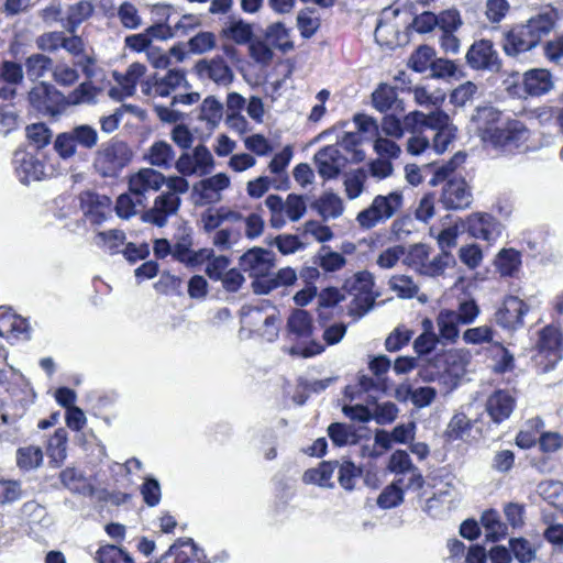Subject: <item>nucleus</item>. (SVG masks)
Masks as SVG:
<instances>
[{
    "label": "nucleus",
    "instance_id": "obj_39",
    "mask_svg": "<svg viewBox=\"0 0 563 563\" xmlns=\"http://www.w3.org/2000/svg\"><path fill=\"white\" fill-rule=\"evenodd\" d=\"M438 327L440 332V338L442 340L453 342L459 336V317L455 316V311L443 310L439 313Z\"/></svg>",
    "mask_w": 563,
    "mask_h": 563
},
{
    "label": "nucleus",
    "instance_id": "obj_15",
    "mask_svg": "<svg viewBox=\"0 0 563 563\" xmlns=\"http://www.w3.org/2000/svg\"><path fill=\"white\" fill-rule=\"evenodd\" d=\"M473 195L470 186L462 177L448 179L442 188L440 202L449 210H463L471 206Z\"/></svg>",
    "mask_w": 563,
    "mask_h": 563
},
{
    "label": "nucleus",
    "instance_id": "obj_58",
    "mask_svg": "<svg viewBox=\"0 0 563 563\" xmlns=\"http://www.w3.org/2000/svg\"><path fill=\"white\" fill-rule=\"evenodd\" d=\"M404 500L402 489L395 483L387 486L378 496L377 505L383 509H390Z\"/></svg>",
    "mask_w": 563,
    "mask_h": 563
},
{
    "label": "nucleus",
    "instance_id": "obj_63",
    "mask_svg": "<svg viewBox=\"0 0 563 563\" xmlns=\"http://www.w3.org/2000/svg\"><path fill=\"white\" fill-rule=\"evenodd\" d=\"M390 288L398 294L401 298H412L417 291L418 287L412 282V279L408 276H394L389 280Z\"/></svg>",
    "mask_w": 563,
    "mask_h": 563
},
{
    "label": "nucleus",
    "instance_id": "obj_1",
    "mask_svg": "<svg viewBox=\"0 0 563 563\" xmlns=\"http://www.w3.org/2000/svg\"><path fill=\"white\" fill-rule=\"evenodd\" d=\"M558 20V10L549 4L532 14L526 22L514 25L504 33L501 45L505 54L517 57L532 51L554 30Z\"/></svg>",
    "mask_w": 563,
    "mask_h": 563
},
{
    "label": "nucleus",
    "instance_id": "obj_53",
    "mask_svg": "<svg viewBox=\"0 0 563 563\" xmlns=\"http://www.w3.org/2000/svg\"><path fill=\"white\" fill-rule=\"evenodd\" d=\"M437 27L440 32H456L463 24L456 9H446L437 14Z\"/></svg>",
    "mask_w": 563,
    "mask_h": 563
},
{
    "label": "nucleus",
    "instance_id": "obj_48",
    "mask_svg": "<svg viewBox=\"0 0 563 563\" xmlns=\"http://www.w3.org/2000/svg\"><path fill=\"white\" fill-rule=\"evenodd\" d=\"M26 136L36 150H41L51 143L53 132L45 123H33L26 128Z\"/></svg>",
    "mask_w": 563,
    "mask_h": 563
},
{
    "label": "nucleus",
    "instance_id": "obj_4",
    "mask_svg": "<svg viewBox=\"0 0 563 563\" xmlns=\"http://www.w3.org/2000/svg\"><path fill=\"white\" fill-rule=\"evenodd\" d=\"M264 205L269 212V224L275 229H282L288 222H298L307 212L306 198L298 194H288L286 198L271 194Z\"/></svg>",
    "mask_w": 563,
    "mask_h": 563
},
{
    "label": "nucleus",
    "instance_id": "obj_51",
    "mask_svg": "<svg viewBox=\"0 0 563 563\" xmlns=\"http://www.w3.org/2000/svg\"><path fill=\"white\" fill-rule=\"evenodd\" d=\"M478 92V87L473 81H465L457 86L450 95V101L455 107H464L473 101Z\"/></svg>",
    "mask_w": 563,
    "mask_h": 563
},
{
    "label": "nucleus",
    "instance_id": "obj_12",
    "mask_svg": "<svg viewBox=\"0 0 563 563\" xmlns=\"http://www.w3.org/2000/svg\"><path fill=\"white\" fill-rule=\"evenodd\" d=\"M538 363L543 366L544 372L554 368L556 363L562 358V336L555 327L548 325L539 332Z\"/></svg>",
    "mask_w": 563,
    "mask_h": 563
},
{
    "label": "nucleus",
    "instance_id": "obj_45",
    "mask_svg": "<svg viewBox=\"0 0 563 563\" xmlns=\"http://www.w3.org/2000/svg\"><path fill=\"white\" fill-rule=\"evenodd\" d=\"M53 60L44 54H33L25 60L26 74L30 78L38 79L53 70Z\"/></svg>",
    "mask_w": 563,
    "mask_h": 563
},
{
    "label": "nucleus",
    "instance_id": "obj_62",
    "mask_svg": "<svg viewBox=\"0 0 563 563\" xmlns=\"http://www.w3.org/2000/svg\"><path fill=\"white\" fill-rule=\"evenodd\" d=\"M118 16L122 25L126 29H137L142 24V19L134 4L124 1L118 10Z\"/></svg>",
    "mask_w": 563,
    "mask_h": 563
},
{
    "label": "nucleus",
    "instance_id": "obj_27",
    "mask_svg": "<svg viewBox=\"0 0 563 563\" xmlns=\"http://www.w3.org/2000/svg\"><path fill=\"white\" fill-rule=\"evenodd\" d=\"M23 80L22 66L15 62L0 63V98L8 100L14 97L16 86Z\"/></svg>",
    "mask_w": 563,
    "mask_h": 563
},
{
    "label": "nucleus",
    "instance_id": "obj_61",
    "mask_svg": "<svg viewBox=\"0 0 563 563\" xmlns=\"http://www.w3.org/2000/svg\"><path fill=\"white\" fill-rule=\"evenodd\" d=\"M336 470L340 485L346 490H352L354 488L355 479L361 475L360 468H357L352 462L344 461L342 463L339 462Z\"/></svg>",
    "mask_w": 563,
    "mask_h": 563
},
{
    "label": "nucleus",
    "instance_id": "obj_14",
    "mask_svg": "<svg viewBox=\"0 0 563 563\" xmlns=\"http://www.w3.org/2000/svg\"><path fill=\"white\" fill-rule=\"evenodd\" d=\"M240 266L254 280L268 278L275 266V253L271 249H249L241 256Z\"/></svg>",
    "mask_w": 563,
    "mask_h": 563
},
{
    "label": "nucleus",
    "instance_id": "obj_2",
    "mask_svg": "<svg viewBox=\"0 0 563 563\" xmlns=\"http://www.w3.org/2000/svg\"><path fill=\"white\" fill-rule=\"evenodd\" d=\"M466 230L474 239H479L488 243H496L503 233V225L487 213H474L461 224L442 229L438 233V243L440 246H451L461 231Z\"/></svg>",
    "mask_w": 563,
    "mask_h": 563
},
{
    "label": "nucleus",
    "instance_id": "obj_30",
    "mask_svg": "<svg viewBox=\"0 0 563 563\" xmlns=\"http://www.w3.org/2000/svg\"><path fill=\"white\" fill-rule=\"evenodd\" d=\"M311 208L325 221L339 218L344 210L342 199L333 192H325L320 196L311 203Z\"/></svg>",
    "mask_w": 563,
    "mask_h": 563
},
{
    "label": "nucleus",
    "instance_id": "obj_8",
    "mask_svg": "<svg viewBox=\"0 0 563 563\" xmlns=\"http://www.w3.org/2000/svg\"><path fill=\"white\" fill-rule=\"evenodd\" d=\"M401 206L402 195L399 191L378 195L373 199L368 208L357 214L356 220L362 228L371 229L393 218Z\"/></svg>",
    "mask_w": 563,
    "mask_h": 563
},
{
    "label": "nucleus",
    "instance_id": "obj_57",
    "mask_svg": "<svg viewBox=\"0 0 563 563\" xmlns=\"http://www.w3.org/2000/svg\"><path fill=\"white\" fill-rule=\"evenodd\" d=\"M361 139L356 133H345L342 139L334 145L343 148L351 154L349 159L353 162H362L365 158V153L358 148Z\"/></svg>",
    "mask_w": 563,
    "mask_h": 563
},
{
    "label": "nucleus",
    "instance_id": "obj_19",
    "mask_svg": "<svg viewBox=\"0 0 563 563\" xmlns=\"http://www.w3.org/2000/svg\"><path fill=\"white\" fill-rule=\"evenodd\" d=\"M62 99V93L46 82H38L29 92V101L32 107L46 115L54 117L59 113L58 104Z\"/></svg>",
    "mask_w": 563,
    "mask_h": 563
},
{
    "label": "nucleus",
    "instance_id": "obj_11",
    "mask_svg": "<svg viewBox=\"0 0 563 563\" xmlns=\"http://www.w3.org/2000/svg\"><path fill=\"white\" fill-rule=\"evenodd\" d=\"M373 287V275L366 271L356 273L353 277L346 279L343 285L344 290L355 296L353 303L360 316L368 312L375 303L377 295H374Z\"/></svg>",
    "mask_w": 563,
    "mask_h": 563
},
{
    "label": "nucleus",
    "instance_id": "obj_7",
    "mask_svg": "<svg viewBox=\"0 0 563 563\" xmlns=\"http://www.w3.org/2000/svg\"><path fill=\"white\" fill-rule=\"evenodd\" d=\"M129 146L118 140L103 144L95 155L93 167L102 177H115L131 161Z\"/></svg>",
    "mask_w": 563,
    "mask_h": 563
},
{
    "label": "nucleus",
    "instance_id": "obj_28",
    "mask_svg": "<svg viewBox=\"0 0 563 563\" xmlns=\"http://www.w3.org/2000/svg\"><path fill=\"white\" fill-rule=\"evenodd\" d=\"M372 102L379 112L394 110L401 113L405 111L404 102L398 98L397 89L387 84H380L375 89L372 93Z\"/></svg>",
    "mask_w": 563,
    "mask_h": 563
},
{
    "label": "nucleus",
    "instance_id": "obj_32",
    "mask_svg": "<svg viewBox=\"0 0 563 563\" xmlns=\"http://www.w3.org/2000/svg\"><path fill=\"white\" fill-rule=\"evenodd\" d=\"M328 435L336 446L355 444L358 441L357 429L354 424L333 422L328 427Z\"/></svg>",
    "mask_w": 563,
    "mask_h": 563
},
{
    "label": "nucleus",
    "instance_id": "obj_24",
    "mask_svg": "<svg viewBox=\"0 0 563 563\" xmlns=\"http://www.w3.org/2000/svg\"><path fill=\"white\" fill-rule=\"evenodd\" d=\"M529 311V307L516 296L505 298L503 307L495 313L496 322L506 329H516L523 324L522 318Z\"/></svg>",
    "mask_w": 563,
    "mask_h": 563
},
{
    "label": "nucleus",
    "instance_id": "obj_17",
    "mask_svg": "<svg viewBox=\"0 0 563 563\" xmlns=\"http://www.w3.org/2000/svg\"><path fill=\"white\" fill-rule=\"evenodd\" d=\"M230 186V178L224 173H219L194 184L192 197L196 205H211L221 200V191Z\"/></svg>",
    "mask_w": 563,
    "mask_h": 563
},
{
    "label": "nucleus",
    "instance_id": "obj_9",
    "mask_svg": "<svg viewBox=\"0 0 563 563\" xmlns=\"http://www.w3.org/2000/svg\"><path fill=\"white\" fill-rule=\"evenodd\" d=\"M466 65L479 73L497 74L503 68V59L494 43L486 38L476 40L465 55Z\"/></svg>",
    "mask_w": 563,
    "mask_h": 563
},
{
    "label": "nucleus",
    "instance_id": "obj_20",
    "mask_svg": "<svg viewBox=\"0 0 563 563\" xmlns=\"http://www.w3.org/2000/svg\"><path fill=\"white\" fill-rule=\"evenodd\" d=\"M165 183V176L152 168L141 169L130 177L129 190L136 197L142 208L145 206L146 192L157 191Z\"/></svg>",
    "mask_w": 563,
    "mask_h": 563
},
{
    "label": "nucleus",
    "instance_id": "obj_56",
    "mask_svg": "<svg viewBox=\"0 0 563 563\" xmlns=\"http://www.w3.org/2000/svg\"><path fill=\"white\" fill-rule=\"evenodd\" d=\"M374 150L380 158L396 159L401 153L400 146L386 136L377 135L374 141Z\"/></svg>",
    "mask_w": 563,
    "mask_h": 563
},
{
    "label": "nucleus",
    "instance_id": "obj_42",
    "mask_svg": "<svg viewBox=\"0 0 563 563\" xmlns=\"http://www.w3.org/2000/svg\"><path fill=\"white\" fill-rule=\"evenodd\" d=\"M43 462V452L40 446L29 445L16 451V464L21 470L37 468Z\"/></svg>",
    "mask_w": 563,
    "mask_h": 563
},
{
    "label": "nucleus",
    "instance_id": "obj_5",
    "mask_svg": "<svg viewBox=\"0 0 563 563\" xmlns=\"http://www.w3.org/2000/svg\"><path fill=\"white\" fill-rule=\"evenodd\" d=\"M98 141V131L92 125L76 124L56 135L53 148L62 159L67 161L77 154L78 147L90 151L97 146Z\"/></svg>",
    "mask_w": 563,
    "mask_h": 563
},
{
    "label": "nucleus",
    "instance_id": "obj_10",
    "mask_svg": "<svg viewBox=\"0 0 563 563\" xmlns=\"http://www.w3.org/2000/svg\"><path fill=\"white\" fill-rule=\"evenodd\" d=\"M529 137L530 132L523 122L505 119L485 145L501 153H512L521 147Z\"/></svg>",
    "mask_w": 563,
    "mask_h": 563
},
{
    "label": "nucleus",
    "instance_id": "obj_26",
    "mask_svg": "<svg viewBox=\"0 0 563 563\" xmlns=\"http://www.w3.org/2000/svg\"><path fill=\"white\" fill-rule=\"evenodd\" d=\"M13 164L22 184L40 180L44 175V165L34 155L26 152H15Z\"/></svg>",
    "mask_w": 563,
    "mask_h": 563
},
{
    "label": "nucleus",
    "instance_id": "obj_36",
    "mask_svg": "<svg viewBox=\"0 0 563 563\" xmlns=\"http://www.w3.org/2000/svg\"><path fill=\"white\" fill-rule=\"evenodd\" d=\"M339 466V461L322 462L318 468H311L305 472L303 481L313 483L322 487H332L331 477Z\"/></svg>",
    "mask_w": 563,
    "mask_h": 563
},
{
    "label": "nucleus",
    "instance_id": "obj_34",
    "mask_svg": "<svg viewBox=\"0 0 563 563\" xmlns=\"http://www.w3.org/2000/svg\"><path fill=\"white\" fill-rule=\"evenodd\" d=\"M157 81L156 92L159 97H167L180 86H187L185 71L181 69H169L164 76L157 74Z\"/></svg>",
    "mask_w": 563,
    "mask_h": 563
},
{
    "label": "nucleus",
    "instance_id": "obj_31",
    "mask_svg": "<svg viewBox=\"0 0 563 563\" xmlns=\"http://www.w3.org/2000/svg\"><path fill=\"white\" fill-rule=\"evenodd\" d=\"M222 34L234 43L243 45L252 40L253 26L241 18L230 16L222 29Z\"/></svg>",
    "mask_w": 563,
    "mask_h": 563
},
{
    "label": "nucleus",
    "instance_id": "obj_46",
    "mask_svg": "<svg viewBox=\"0 0 563 563\" xmlns=\"http://www.w3.org/2000/svg\"><path fill=\"white\" fill-rule=\"evenodd\" d=\"M99 563H134L131 555L114 544H106L99 548L95 558Z\"/></svg>",
    "mask_w": 563,
    "mask_h": 563
},
{
    "label": "nucleus",
    "instance_id": "obj_18",
    "mask_svg": "<svg viewBox=\"0 0 563 563\" xmlns=\"http://www.w3.org/2000/svg\"><path fill=\"white\" fill-rule=\"evenodd\" d=\"M195 69L201 79H210L219 86L227 87L234 79L232 68L220 55L197 62Z\"/></svg>",
    "mask_w": 563,
    "mask_h": 563
},
{
    "label": "nucleus",
    "instance_id": "obj_59",
    "mask_svg": "<svg viewBox=\"0 0 563 563\" xmlns=\"http://www.w3.org/2000/svg\"><path fill=\"white\" fill-rule=\"evenodd\" d=\"M510 544V553L520 562V563H530L534 556L536 551L532 549L530 542L523 538H514L509 541Z\"/></svg>",
    "mask_w": 563,
    "mask_h": 563
},
{
    "label": "nucleus",
    "instance_id": "obj_60",
    "mask_svg": "<svg viewBox=\"0 0 563 563\" xmlns=\"http://www.w3.org/2000/svg\"><path fill=\"white\" fill-rule=\"evenodd\" d=\"M93 12L90 1L81 0L69 7L67 20L70 25L78 26L86 21Z\"/></svg>",
    "mask_w": 563,
    "mask_h": 563
},
{
    "label": "nucleus",
    "instance_id": "obj_49",
    "mask_svg": "<svg viewBox=\"0 0 563 563\" xmlns=\"http://www.w3.org/2000/svg\"><path fill=\"white\" fill-rule=\"evenodd\" d=\"M472 427L471 419L463 412L455 413L450 420L445 435L451 440L463 439L468 434Z\"/></svg>",
    "mask_w": 563,
    "mask_h": 563
},
{
    "label": "nucleus",
    "instance_id": "obj_22",
    "mask_svg": "<svg viewBox=\"0 0 563 563\" xmlns=\"http://www.w3.org/2000/svg\"><path fill=\"white\" fill-rule=\"evenodd\" d=\"M180 201V198L175 194L164 192L155 198L153 208L144 211L141 218L145 222L164 227L167 218L178 211Z\"/></svg>",
    "mask_w": 563,
    "mask_h": 563
},
{
    "label": "nucleus",
    "instance_id": "obj_64",
    "mask_svg": "<svg viewBox=\"0 0 563 563\" xmlns=\"http://www.w3.org/2000/svg\"><path fill=\"white\" fill-rule=\"evenodd\" d=\"M543 54L551 63L561 64L563 62V33L543 45Z\"/></svg>",
    "mask_w": 563,
    "mask_h": 563
},
{
    "label": "nucleus",
    "instance_id": "obj_44",
    "mask_svg": "<svg viewBox=\"0 0 563 563\" xmlns=\"http://www.w3.org/2000/svg\"><path fill=\"white\" fill-rule=\"evenodd\" d=\"M99 89L90 81L80 84L67 97L66 101L70 106L92 104L96 102Z\"/></svg>",
    "mask_w": 563,
    "mask_h": 563
},
{
    "label": "nucleus",
    "instance_id": "obj_37",
    "mask_svg": "<svg viewBox=\"0 0 563 563\" xmlns=\"http://www.w3.org/2000/svg\"><path fill=\"white\" fill-rule=\"evenodd\" d=\"M287 328L290 333L308 338L312 333V319L306 310L297 309L288 318Z\"/></svg>",
    "mask_w": 563,
    "mask_h": 563
},
{
    "label": "nucleus",
    "instance_id": "obj_43",
    "mask_svg": "<svg viewBox=\"0 0 563 563\" xmlns=\"http://www.w3.org/2000/svg\"><path fill=\"white\" fill-rule=\"evenodd\" d=\"M345 263L344 256L341 253L331 251V249H321L313 257V264L320 266L327 273L341 269Z\"/></svg>",
    "mask_w": 563,
    "mask_h": 563
},
{
    "label": "nucleus",
    "instance_id": "obj_50",
    "mask_svg": "<svg viewBox=\"0 0 563 563\" xmlns=\"http://www.w3.org/2000/svg\"><path fill=\"white\" fill-rule=\"evenodd\" d=\"M24 497L21 483L14 479H0V506L12 504Z\"/></svg>",
    "mask_w": 563,
    "mask_h": 563
},
{
    "label": "nucleus",
    "instance_id": "obj_29",
    "mask_svg": "<svg viewBox=\"0 0 563 563\" xmlns=\"http://www.w3.org/2000/svg\"><path fill=\"white\" fill-rule=\"evenodd\" d=\"M297 280V274L291 267L278 271L274 277L253 280L252 288L255 294H268L279 286H289Z\"/></svg>",
    "mask_w": 563,
    "mask_h": 563
},
{
    "label": "nucleus",
    "instance_id": "obj_6",
    "mask_svg": "<svg viewBox=\"0 0 563 563\" xmlns=\"http://www.w3.org/2000/svg\"><path fill=\"white\" fill-rule=\"evenodd\" d=\"M504 84L511 95L519 97L521 96V90L529 96L539 97L554 88L553 76L545 68H532L527 70L522 77H520L519 73H514Z\"/></svg>",
    "mask_w": 563,
    "mask_h": 563
},
{
    "label": "nucleus",
    "instance_id": "obj_23",
    "mask_svg": "<svg viewBox=\"0 0 563 563\" xmlns=\"http://www.w3.org/2000/svg\"><path fill=\"white\" fill-rule=\"evenodd\" d=\"M80 208L92 223H101L111 212V199L95 191H84L79 195Z\"/></svg>",
    "mask_w": 563,
    "mask_h": 563
},
{
    "label": "nucleus",
    "instance_id": "obj_55",
    "mask_svg": "<svg viewBox=\"0 0 563 563\" xmlns=\"http://www.w3.org/2000/svg\"><path fill=\"white\" fill-rule=\"evenodd\" d=\"M367 174L363 168L350 173L344 180L345 192L350 199L357 198L364 189Z\"/></svg>",
    "mask_w": 563,
    "mask_h": 563
},
{
    "label": "nucleus",
    "instance_id": "obj_13",
    "mask_svg": "<svg viewBox=\"0 0 563 563\" xmlns=\"http://www.w3.org/2000/svg\"><path fill=\"white\" fill-rule=\"evenodd\" d=\"M214 166V159L207 146L199 144L192 153L184 152L175 162L177 172L183 176H206Z\"/></svg>",
    "mask_w": 563,
    "mask_h": 563
},
{
    "label": "nucleus",
    "instance_id": "obj_40",
    "mask_svg": "<svg viewBox=\"0 0 563 563\" xmlns=\"http://www.w3.org/2000/svg\"><path fill=\"white\" fill-rule=\"evenodd\" d=\"M60 482L64 487L75 493H86L88 489L89 495L93 494V487L86 485L82 473L74 467H67L59 474Z\"/></svg>",
    "mask_w": 563,
    "mask_h": 563
},
{
    "label": "nucleus",
    "instance_id": "obj_3",
    "mask_svg": "<svg viewBox=\"0 0 563 563\" xmlns=\"http://www.w3.org/2000/svg\"><path fill=\"white\" fill-rule=\"evenodd\" d=\"M156 258L172 255L176 261L195 268L207 262L206 274L214 280L221 279L228 272L229 260L225 256L211 257L212 249H153Z\"/></svg>",
    "mask_w": 563,
    "mask_h": 563
},
{
    "label": "nucleus",
    "instance_id": "obj_52",
    "mask_svg": "<svg viewBox=\"0 0 563 563\" xmlns=\"http://www.w3.org/2000/svg\"><path fill=\"white\" fill-rule=\"evenodd\" d=\"M434 51L430 46L423 45L416 49L410 58L409 66L417 73H423L428 68L431 69Z\"/></svg>",
    "mask_w": 563,
    "mask_h": 563
},
{
    "label": "nucleus",
    "instance_id": "obj_38",
    "mask_svg": "<svg viewBox=\"0 0 563 563\" xmlns=\"http://www.w3.org/2000/svg\"><path fill=\"white\" fill-rule=\"evenodd\" d=\"M265 36L269 45L283 52L294 48V43L289 40V30L282 22L271 24Z\"/></svg>",
    "mask_w": 563,
    "mask_h": 563
},
{
    "label": "nucleus",
    "instance_id": "obj_16",
    "mask_svg": "<svg viewBox=\"0 0 563 563\" xmlns=\"http://www.w3.org/2000/svg\"><path fill=\"white\" fill-rule=\"evenodd\" d=\"M504 120L501 112L496 108L479 106L475 108L471 115V125L475 134L486 144Z\"/></svg>",
    "mask_w": 563,
    "mask_h": 563
},
{
    "label": "nucleus",
    "instance_id": "obj_25",
    "mask_svg": "<svg viewBox=\"0 0 563 563\" xmlns=\"http://www.w3.org/2000/svg\"><path fill=\"white\" fill-rule=\"evenodd\" d=\"M516 406L515 397L508 390L494 391L486 401V411L496 424L507 420Z\"/></svg>",
    "mask_w": 563,
    "mask_h": 563
},
{
    "label": "nucleus",
    "instance_id": "obj_35",
    "mask_svg": "<svg viewBox=\"0 0 563 563\" xmlns=\"http://www.w3.org/2000/svg\"><path fill=\"white\" fill-rule=\"evenodd\" d=\"M223 117V104L213 96L207 97L199 109L198 119L206 121L208 126L214 129Z\"/></svg>",
    "mask_w": 563,
    "mask_h": 563
},
{
    "label": "nucleus",
    "instance_id": "obj_47",
    "mask_svg": "<svg viewBox=\"0 0 563 563\" xmlns=\"http://www.w3.org/2000/svg\"><path fill=\"white\" fill-rule=\"evenodd\" d=\"M520 253L516 249H500L495 264L501 275H511L520 265Z\"/></svg>",
    "mask_w": 563,
    "mask_h": 563
},
{
    "label": "nucleus",
    "instance_id": "obj_41",
    "mask_svg": "<svg viewBox=\"0 0 563 563\" xmlns=\"http://www.w3.org/2000/svg\"><path fill=\"white\" fill-rule=\"evenodd\" d=\"M413 221L409 218L398 219L393 223V235L396 242L407 244V246H424L420 241L410 239L412 235H417L413 231Z\"/></svg>",
    "mask_w": 563,
    "mask_h": 563
},
{
    "label": "nucleus",
    "instance_id": "obj_54",
    "mask_svg": "<svg viewBox=\"0 0 563 563\" xmlns=\"http://www.w3.org/2000/svg\"><path fill=\"white\" fill-rule=\"evenodd\" d=\"M146 67L140 63H133L126 69V73L119 79V84L128 96H132L135 91L139 79L145 74Z\"/></svg>",
    "mask_w": 563,
    "mask_h": 563
},
{
    "label": "nucleus",
    "instance_id": "obj_33",
    "mask_svg": "<svg viewBox=\"0 0 563 563\" xmlns=\"http://www.w3.org/2000/svg\"><path fill=\"white\" fill-rule=\"evenodd\" d=\"M175 152L170 144L165 141H157L148 150L146 158L153 166L169 168L174 162Z\"/></svg>",
    "mask_w": 563,
    "mask_h": 563
},
{
    "label": "nucleus",
    "instance_id": "obj_21",
    "mask_svg": "<svg viewBox=\"0 0 563 563\" xmlns=\"http://www.w3.org/2000/svg\"><path fill=\"white\" fill-rule=\"evenodd\" d=\"M349 157L341 153V150L334 145H328L314 154L318 173L325 179L338 177L345 167Z\"/></svg>",
    "mask_w": 563,
    "mask_h": 563
}]
</instances>
